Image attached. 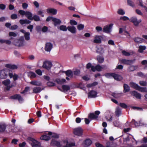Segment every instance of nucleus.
Returning <instances> with one entry per match:
<instances>
[{
	"label": "nucleus",
	"mask_w": 147,
	"mask_h": 147,
	"mask_svg": "<svg viewBox=\"0 0 147 147\" xmlns=\"http://www.w3.org/2000/svg\"><path fill=\"white\" fill-rule=\"evenodd\" d=\"M19 13L21 15H25L27 18L31 20L33 15L32 13L29 11H25L23 10H20L18 11Z\"/></svg>",
	"instance_id": "1"
},
{
	"label": "nucleus",
	"mask_w": 147,
	"mask_h": 147,
	"mask_svg": "<svg viewBox=\"0 0 147 147\" xmlns=\"http://www.w3.org/2000/svg\"><path fill=\"white\" fill-rule=\"evenodd\" d=\"M136 61V59L133 60H128L125 59H122L119 60L120 62L122 64H125L127 65H131L134 63Z\"/></svg>",
	"instance_id": "2"
},
{
	"label": "nucleus",
	"mask_w": 147,
	"mask_h": 147,
	"mask_svg": "<svg viewBox=\"0 0 147 147\" xmlns=\"http://www.w3.org/2000/svg\"><path fill=\"white\" fill-rule=\"evenodd\" d=\"M113 25V24H111L109 25L105 26L102 29L103 32L107 33H110L111 31V29L112 28Z\"/></svg>",
	"instance_id": "3"
},
{
	"label": "nucleus",
	"mask_w": 147,
	"mask_h": 147,
	"mask_svg": "<svg viewBox=\"0 0 147 147\" xmlns=\"http://www.w3.org/2000/svg\"><path fill=\"white\" fill-rule=\"evenodd\" d=\"M74 135L78 136H81L83 133V129L79 127L74 129Z\"/></svg>",
	"instance_id": "4"
},
{
	"label": "nucleus",
	"mask_w": 147,
	"mask_h": 147,
	"mask_svg": "<svg viewBox=\"0 0 147 147\" xmlns=\"http://www.w3.org/2000/svg\"><path fill=\"white\" fill-rule=\"evenodd\" d=\"M52 65V63L51 61H47L43 63L42 67L44 68L49 70L50 69Z\"/></svg>",
	"instance_id": "5"
},
{
	"label": "nucleus",
	"mask_w": 147,
	"mask_h": 147,
	"mask_svg": "<svg viewBox=\"0 0 147 147\" xmlns=\"http://www.w3.org/2000/svg\"><path fill=\"white\" fill-rule=\"evenodd\" d=\"M130 21L132 22L135 26H138L139 24L141 22L142 20L141 19L138 20L136 17H133L130 18Z\"/></svg>",
	"instance_id": "6"
},
{
	"label": "nucleus",
	"mask_w": 147,
	"mask_h": 147,
	"mask_svg": "<svg viewBox=\"0 0 147 147\" xmlns=\"http://www.w3.org/2000/svg\"><path fill=\"white\" fill-rule=\"evenodd\" d=\"M50 145L54 146H57V147H61L62 146L60 142L57 141L56 140L54 139H52L50 143Z\"/></svg>",
	"instance_id": "7"
},
{
	"label": "nucleus",
	"mask_w": 147,
	"mask_h": 147,
	"mask_svg": "<svg viewBox=\"0 0 147 147\" xmlns=\"http://www.w3.org/2000/svg\"><path fill=\"white\" fill-rule=\"evenodd\" d=\"M97 94L96 91L92 90L88 92V98H95L97 96Z\"/></svg>",
	"instance_id": "8"
},
{
	"label": "nucleus",
	"mask_w": 147,
	"mask_h": 147,
	"mask_svg": "<svg viewBox=\"0 0 147 147\" xmlns=\"http://www.w3.org/2000/svg\"><path fill=\"white\" fill-rule=\"evenodd\" d=\"M10 98L12 99H17L19 101L23 100V99L19 94H16L11 96L10 97Z\"/></svg>",
	"instance_id": "9"
},
{
	"label": "nucleus",
	"mask_w": 147,
	"mask_h": 147,
	"mask_svg": "<svg viewBox=\"0 0 147 147\" xmlns=\"http://www.w3.org/2000/svg\"><path fill=\"white\" fill-rule=\"evenodd\" d=\"M103 39V37L101 36L96 35L94 37L93 42L95 43L100 44L101 43V40Z\"/></svg>",
	"instance_id": "10"
},
{
	"label": "nucleus",
	"mask_w": 147,
	"mask_h": 147,
	"mask_svg": "<svg viewBox=\"0 0 147 147\" xmlns=\"http://www.w3.org/2000/svg\"><path fill=\"white\" fill-rule=\"evenodd\" d=\"M24 37H21L16 42L15 45L18 47H22L24 46Z\"/></svg>",
	"instance_id": "11"
},
{
	"label": "nucleus",
	"mask_w": 147,
	"mask_h": 147,
	"mask_svg": "<svg viewBox=\"0 0 147 147\" xmlns=\"http://www.w3.org/2000/svg\"><path fill=\"white\" fill-rule=\"evenodd\" d=\"M53 44L51 42H47L45 45V49L46 51L50 52L53 48Z\"/></svg>",
	"instance_id": "12"
},
{
	"label": "nucleus",
	"mask_w": 147,
	"mask_h": 147,
	"mask_svg": "<svg viewBox=\"0 0 147 147\" xmlns=\"http://www.w3.org/2000/svg\"><path fill=\"white\" fill-rule=\"evenodd\" d=\"M112 77L117 81H121L123 79V78L121 75L116 74L115 73H113Z\"/></svg>",
	"instance_id": "13"
},
{
	"label": "nucleus",
	"mask_w": 147,
	"mask_h": 147,
	"mask_svg": "<svg viewBox=\"0 0 147 147\" xmlns=\"http://www.w3.org/2000/svg\"><path fill=\"white\" fill-rule=\"evenodd\" d=\"M131 94L132 96H135L137 99H140L141 98V94L138 93L136 91H133L131 92Z\"/></svg>",
	"instance_id": "14"
},
{
	"label": "nucleus",
	"mask_w": 147,
	"mask_h": 147,
	"mask_svg": "<svg viewBox=\"0 0 147 147\" xmlns=\"http://www.w3.org/2000/svg\"><path fill=\"white\" fill-rule=\"evenodd\" d=\"M7 127V125L4 123H0V133H2L5 132Z\"/></svg>",
	"instance_id": "15"
},
{
	"label": "nucleus",
	"mask_w": 147,
	"mask_h": 147,
	"mask_svg": "<svg viewBox=\"0 0 147 147\" xmlns=\"http://www.w3.org/2000/svg\"><path fill=\"white\" fill-rule=\"evenodd\" d=\"M10 72V71L8 69H5L4 70H2L1 72V73L4 74L5 73V76H1V77L2 78H3L4 79L6 78L9 75Z\"/></svg>",
	"instance_id": "16"
},
{
	"label": "nucleus",
	"mask_w": 147,
	"mask_h": 147,
	"mask_svg": "<svg viewBox=\"0 0 147 147\" xmlns=\"http://www.w3.org/2000/svg\"><path fill=\"white\" fill-rule=\"evenodd\" d=\"M53 24L55 26H57L58 25H59L61 23V20L58 19L54 18L53 19Z\"/></svg>",
	"instance_id": "17"
},
{
	"label": "nucleus",
	"mask_w": 147,
	"mask_h": 147,
	"mask_svg": "<svg viewBox=\"0 0 147 147\" xmlns=\"http://www.w3.org/2000/svg\"><path fill=\"white\" fill-rule=\"evenodd\" d=\"M67 30L72 34H75L76 32V28L74 26H68Z\"/></svg>",
	"instance_id": "18"
},
{
	"label": "nucleus",
	"mask_w": 147,
	"mask_h": 147,
	"mask_svg": "<svg viewBox=\"0 0 147 147\" xmlns=\"http://www.w3.org/2000/svg\"><path fill=\"white\" fill-rule=\"evenodd\" d=\"M124 93H126L129 92L130 90L129 86L127 84H124L123 85Z\"/></svg>",
	"instance_id": "19"
},
{
	"label": "nucleus",
	"mask_w": 147,
	"mask_h": 147,
	"mask_svg": "<svg viewBox=\"0 0 147 147\" xmlns=\"http://www.w3.org/2000/svg\"><path fill=\"white\" fill-rule=\"evenodd\" d=\"M130 86L134 89L138 90L139 86L137 84L133 82H131L129 83Z\"/></svg>",
	"instance_id": "20"
},
{
	"label": "nucleus",
	"mask_w": 147,
	"mask_h": 147,
	"mask_svg": "<svg viewBox=\"0 0 147 147\" xmlns=\"http://www.w3.org/2000/svg\"><path fill=\"white\" fill-rule=\"evenodd\" d=\"M138 68L137 65H131L128 67L127 70L129 72H130L136 70Z\"/></svg>",
	"instance_id": "21"
},
{
	"label": "nucleus",
	"mask_w": 147,
	"mask_h": 147,
	"mask_svg": "<svg viewBox=\"0 0 147 147\" xmlns=\"http://www.w3.org/2000/svg\"><path fill=\"white\" fill-rule=\"evenodd\" d=\"M47 12L48 13H51L55 15L57 13V10L53 8H48L47 9Z\"/></svg>",
	"instance_id": "22"
},
{
	"label": "nucleus",
	"mask_w": 147,
	"mask_h": 147,
	"mask_svg": "<svg viewBox=\"0 0 147 147\" xmlns=\"http://www.w3.org/2000/svg\"><path fill=\"white\" fill-rule=\"evenodd\" d=\"M43 89V88L41 89V88L39 87H34L33 88V92L36 94L39 93Z\"/></svg>",
	"instance_id": "23"
},
{
	"label": "nucleus",
	"mask_w": 147,
	"mask_h": 147,
	"mask_svg": "<svg viewBox=\"0 0 147 147\" xmlns=\"http://www.w3.org/2000/svg\"><path fill=\"white\" fill-rule=\"evenodd\" d=\"M88 117L89 119H91V120L92 119H97L98 116L95 115L93 113H90L88 115Z\"/></svg>",
	"instance_id": "24"
},
{
	"label": "nucleus",
	"mask_w": 147,
	"mask_h": 147,
	"mask_svg": "<svg viewBox=\"0 0 147 147\" xmlns=\"http://www.w3.org/2000/svg\"><path fill=\"white\" fill-rule=\"evenodd\" d=\"M92 143V141L89 139L86 140L84 142V146L86 147L90 146Z\"/></svg>",
	"instance_id": "25"
},
{
	"label": "nucleus",
	"mask_w": 147,
	"mask_h": 147,
	"mask_svg": "<svg viewBox=\"0 0 147 147\" xmlns=\"http://www.w3.org/2000/svg\"><path fill=\"white\" fill-rule=\"evenodd\" d=\"M5 67L7 68H9L11 69H17L18 67L15 65H12L9 64H6Z\"/></svg>",
	"instance_id": "26"
},
{
	"label": "nucleus",
	"mask_w": 147,
	"mask_h": 147,
	"mask_svg": "<svg viewBox=\"0 0 147 147\" xmlns=\"http://www.w3.org/2000/svg\"><path fill=\"white\" fill-rule=\"evenodd\" d=\"M55 81L58 84H62L65 82L66 80L65 79L63 78L61 79H60L59 78H57L55 79Z\"/></svg>",
	"instance_id": "27"
},
{
	"label": "nucleus",
	"mask_w": 147,
	"mask_h": 147,
	"mask_svg": "<svg viewBox=\"0 0 147 147\" xmlns=\"http://www.w3.org/2000/svg\"><path fill=\"white\" fill-rule=\"evenodd\" d=\"M30 84L32 85L36 86H41L42 84V83L40 81H32L30 82Z\"/></svg>",
	"instance_id": "28"
},
{
	"label": "nucleus",
	"mask_w": 147,
	"mask_h": 147,
	"mask_svg": "<svg viewBox=\"0 0 147 147\" xmlns=\"http://www.w3.org/2000/svg\"><path fill=\"white\" fill-rule=\"evenodd\" d=\"M65 73L67 76L68 77H72L73 76L72 71L70 70H68L65 71Z\"/></svg>",
	"instance_id": "29"
},
{
	"label": "nucleus",
	"mask_w": 147,
	"mask_h": 147,
	"mask_svg": "<svg viewBox=\"0 0 147 147\" xmlns=\"http://www.w3.org/2000/svg\"><path fill=\"white\" fill-rule=\"evenodd\" d=\"M57 28L58 29H59L63 31H67V27L65 25H62L58 27Z\"/></svg>",
	"instance_id": "30"
},
{
	"label": "nucleus",
	"mask_w": 147,
	"mask_h": 147,
	"mask_svg": "<svg viewBox=\"0 0 147 147\" xmlns=\"http://www.w3.org/2000/svg\"><path fill=\"white\" fill-rule=\"evenodd\" d=\"M34 20L35 21L38 22L40 21V19L39 16L36 15H34L32 18L31 20Z\"/></svg>",
	"instance_id": "31"
},
{
	"label": "nucleus",
	"mask_w": 147,
	"mask_h": 147,
	"mask_svg": "<svg viewBox=\"0 0 147 147\" xmlns=\"http://www.w3.org/2000/svg\"><path fill=\"white\" fill-rule=\"evenodd\" d=\"M62 88L63 90V92L65 91H67L69 90L70 89V87L68 86L67 85H63L62 86Z\"/></svg>",
	"instance_id": "32"
},
{
	"label": "nucleus",
	"mask_w": 147,
	"mask_h": 147,
	"mask_svg": "<svg viewBox=\"0 0 147 147\" xmlns=\"http://www.w3.org/2000/svg\"><path fill=\"white\" fill-rule=\"evenodd\" d=\"M121 113V111L119 107H118L117 108L115 111V114L116 116L118 117L120 115Z\"/></svg>",
	"instance_id": "33"
},
{
	"label": "nucleus",
	"mask_w": 147,
	"mask_h": 147,
	"mask_svg": "<svg viewBox=\"0 0 147 147\" xmlns=\"http://www.w3.org/2000/svg\"><path fill=\"white\" fill-rule=\"evenodd\" d=\"M40 139L46 141H48L50 140L51 138L50 136L47 135H43L41 137Z\"/></svg>",
	"instance_id": "34"
},
{
	"label": "nucleus",
	"mask_w": 147,
	"mask_h": 147,
	"mask_svg": "<svg viewBox=\"0 0 147 147\" xmlns=\"http://www.w3.org/2000/svg\"><path fill=\"white\" fill-rule=\"evenodd\" d=\"M138 52L140 53L143 52L144 50L146 49V47L145 46H140L139 47Z\"/></svg>",
	"instance_id": "35"
},
{
	"label": "nucleus",
	"mask_w": 147,
	"mask_h": 147,
	"mask_svg": "<svg viewBox=\"0 0 147 147\" xmlns=\"http://www.w3.org/2000/svg\"><path fill=\"white\" fill-rule=\"evenodd\" d=\"M30 33L29 32H26L24 35L25 39L26 40H28L30 39Z\"/></svg>",
	"instance_id": "36"
},
{
	"label": "nucleus",
	"mask_w": 147,
	"mask_h": 147,
	"mask_svg": "<svg viewBox=\"0 0 147 147\" xmlns=\"http://www.w3.org/2000/svg\"><path fill=\"white\" fill-rule=\"evenodd\" d=\"M138 90L142 92H147V88L146 87H141L139 86Z\"/></svg>",
	"instance_id": "37"
},
{
	"label": "nucleus",
	"mask_w": 147,
	"mask_h": 147,
	"mask_svg": "<svg viewBox=\"0 0 147 147\" xmlns=\"http://www.w3.org/2000/svg\"><path fill=\"white\" fill-rule=\"evenodd\" d=\"M98 84V82H95L91 84H87L86 85V86L88 88H91L93 86H95Z\"/></svg>",
	"instance_id": "38"
},
{
	"label": "nucleus",
	"mask_w": 147,
	"mask_h": 147,
	"mask_svg": "<svg viewBox=\"0 0 147 147\" xmlns=\"http://www.w3.org/2000/svg\"><path fill=\"white\" fill-rule=\"evenodd\" d=\"M97 59L98 62L100 63H103L104 61V58L102 56H98L97 57Z\"/></svg>",
	"instance_id": "39"
},
{
	"label": "nucleus",
	"mask_w": 147,
	"mask_h": 147,
	"mask_svg": "<svg viewBox=\"0 0 147 147\" xmlns=\"http://www.w3.org/2000/svg\"><path fill=\"white\" fill-rule=\"evenodd\" d=\"M10 81L9 79H7L2 82V84L5 86L9 85L10 83Z\"/></svg>",
	"instance_id": "40"
},
{
	"label": "nucleus",
	"mask_w": 147,
	"mask_h": 147,
	"mask_svg": "<svg viewBox=\"0 0 147 147\" xmlns=\"http://www.w3.org/2000/svg\"><path fill=\"white\" fill-rule=\"evenodd\" d=\"M36 142H33L32 143V147H39L40 146V143L36 141Z\"/></svg>",
	"instance_id": "41"
},
{
	"label": "nucleus",
	"mask_w": 147,
	"mask_h": 147,
	"mask_svg": "<svg viewBox=\"0 0 147 147\" xmlns=\"http://www.w3.org/2000/svg\"><path fill=\"white\" fill-rule=\"evenodd\" d=\"M127 4L132 7L135 6L134 2L131 0H127Z\"/></svg>",
	"instance_id": "42"
},
{
	"label": "nucleus",
	"mask_w": 147,
	"mask_h": 147,
	"mask_svg": "<svg viewBox=\"0 0 147 147\" xmlns=\"http://www.w3.org/2000/svg\"><path fill=\"white\" fill-rule=\"evenodd\" d=\"M63 144H66V145L64 147H71V145L69 144L67 140H63Z\"/></svg>",
	"instance_id": "43"
},
{
	"label": "nucleus",
	"mask_w": 147,
	"mask_h": 147,
	"mask_svg": "<svg viewBox=\"0 0 147 147\" xmlns=\"http://www.w3.org/2000/svg\"><path fill=\"white\" fill-rule=\"evenodd\" d=\"M133 39L135 42L137 43H141L142 42V39L139 37L135 38Z\"/></svg>",
	"instance_id": "44"
},
{
	"label": "nucleus",
	"mask_w": 147,
	"mask_h": 147,
	"mask_svg": "<svg viewBox=\"0 0 147 147\" xmlns=\"http://www.w3.org/2000/svg\"><path fill=\"white\" fill-rule=\"evenodd\" d=\"M69 23L71 26H74L76 25L77 24V22L74 20H71L69 21Z\"/></svg>",
	"instance_id": "45"
},
{
	"label": "nucleus",
	"mask_w": 147,
	"mask_h": 147,
	"mask_svg": "<svg viewBox=\"0 0 147 147\" xmlns=\"http://www.w3.org/2000/svg\"><path fill=\"white\" fill-rule=\"evenodd\" d=\"M77 28L79 30H81L84 28V24H80L77 26Z\"/></svg>",
	"instance_id": "46"
},
{
	"label": "nucleus",
	"mask_w": 147,
	"mask_h": 147,
	"mask_svg": "<svg viewBox=\"0 0 147 147\" xmlns=\"http://www.w3.org/2000/svg\"><path fill=\"white\" fill-rule=\"evenodd\" d=\"M47 85L49 87L53 86L55 85V84L52 82L49 81L47 83Z\"/></svg>",
	"instance_id": "47"
},
{
	"label": "nucleus",
	"mask_w": 147,
	"mask_h": 147,
	"mask_svg": "<svg viewBox=\"0 0 147 147\" xmlns=\"http://www.w3.org/2000/svg\"><path fill=\"white\" fill-rule=\"evenodd\" d=\"M29 75L31 78H34L36 77V74L34 73L31 71L29 72Z\"/></svg>",
	"instance_id": "48"
},
{
	"label": "nucleus",
	"mask_w": 147,
	"mask_h": 147,
	"mask_svg": "<svg viewBox=\"0 0 147 147\" xmlns=\"http://www.w3.org/2000/svg\"><path fill=\"white\" fill-rule=\"evenodd\" d=\"M117 13L119 15H123L125 14V12L123 9H119L117 11Z\"/></svg>",
	"instance_id": "49"
},
{
	"label": "nucleus",
	"mask_w": 147,
	"mask_h": 147,
	"mask_svg": "<svg viewBox=\"0 0 147 147\" xmlns=\"http://www.w3.org/2000/svg\"><path fill=\"white\" fill-rule=\"evenodd\" d=\"M30 90V87H26L24 90L21 92V93L24 94L25 93L28 92Z\"/></svg>",
	"instance_id": "50"
},
{
	"label": "nucleus",
	"mask_w": 147,
	"mask_h": 147,
	"mask_svg": "<svg viewBox=\"0 0 147 147\" xmlns=\"http://www.w3.org/2000/svg\"><path fill=\"white\" fill-rule=\"evenodd\" d=\"M43 10H40L37 12V14L38 15H40L42 17H44V12L43 11Z\"/></svg>",
	"instance_id": "51"
},
{
	"label": "nucleus",
	"mask_w": 147,
	"mask_h": 147,
	"mask_svg": "<svg viewBox=\"0 0 147 147\" xmlns=\"http://www.w3.org/2000/svg\"><path fill=\"white\" fill-rule=\"evenodd\" d=\"M9 35L10 36L16 37L17 36V34L14 32H9Z\"/></svg>",
	"instance_id": "52"
},
{
	"label": "nucleus",
	"mask_w": 147,
	"mask_h": 147,
	"mask_svg": "<svg viewBox=\"0 0 147 147\" xmlns=\"http://www.w3.org/2000/svg\"><path fill=\"white\" fill-rule=\"evenodd\" d=\"M119 105L122 108L124 109H126L127 107V105L124 103H120Z\"/></svg>",
	"instance_id": "53"
},
{
	"label": "nucleus",
	"mask_w": 147,
	"mask_h": 147,
	"mask_svg": "<svg viewBox=\"0 0 147 147\" xmlns=\"http://www.w3.org/2000/svg\"><path fill=\"white\" fill-rule=\"evenodd\" d=\"M122 53L123 55L125 56H129L130 55V53L129 52H127L125 50L122 51Z\"/></svg>",
	"instance_id": "54"
},
{
	"label": "nucleus",
	"mask_w": 147,
	"mask_h": 147,
	"mask_svg": "<svg viewBox=\"0 0 147 147\" xmlns=\"http://www.w3.org/2000/svg\"><path fill=\"white\" fill-rule=\"evenodd\" d=\"M17 18V15L16 14H13L11 16V18L12 20L16 19Z\"/></svg>",
	"instance_id": "55"
},
{
	"label": "nucleus",
	"mask_w": 147,
	"mask_h": 147,
	"mask_svg": "<svg viewBox=\"0 0 147 147\" xmlns=\"http://www.w3.org/2000/svg\"><path fill=\"white\" fill-rule=\"evenodd\" d=\"M48 30V28L46 26H44L42 28V31L43 32H46Z\"/></svg>",
	"instance_id": "56"
},
{
	"label": "nucleus",
	"mask_w": 147,
	"mask_h": 147,
	"mask_svg": "<svg viewBox=\"0 0 147 147\" xmlns=\"http://www.w3.org/2000/svg\"><path fill=\"white\" fill-rule=\"evenodd\" d=\"M42 28L40 26H37L36 27V30L38 32H40L42 31Z\"/></svg>",
	"instance_id": "57"
},
{
	"label": "nucleus",
	"mask_w": 147,
	"mask_h": 147,
	"mask_svg": "<svg viewBox=\"0 0 147 147\" xmlns=\"http://www.w3.org/2000/svg\"><path fill=\"white\" fill-rule=\"evenodd\" d=\"M33 28V25H29L27 27V28L30 30V32H32Z\"/></svg>",
	"instance_id": "58"
},
{
	"label": "nucleus",
	"mask_w": 147,
	"mask_h": 147,
	"mask_svg": "<svg viewBox=\"0 0 147 147\" xmlns=\"http://www.w3.org/2000/svg\"><path fill=\"white\" fill-rule=\"evenodd\" d=\"M96 70L98 71H100L101 70L102 67L100 65L96 66Z\"/></svg>",
	"instance_id": "59"
},
{
	"label": "nucleus",
	"mask_w": 147,
	"mask_h": 147,
	"mask_svg": "<svg viewBox=\"0 0 147 147\" xmlns=\"http://www.w3.org/2000/svg\"><path fill=\"white\" fill-rule=\"evenodd\" d=\"M113 74V73H106L105 74V76L106 77L109 78H110L111 76L112 77Z\"/></svg>",
	"instance_id": "60"
},
{
	"label": "nucleus",
	"mask_w": 147,
	"mask_h": 147,
	"mask_svg": "<svg viewBox=\"0 0 147 147\" xmlns=\"http://www.w3.org/2000/svg\"><path fill=\"white\" fill-rule=\"evenodd\" d=\"M52 137L55 138H58L59 137V135L56 133H53L52 134Z\"/></svg>",
	"instance_id": "61"
},
{
	"label": "nucleus",
	"mask_w": 147,
	"mask_h": 147,
	"mask_svg": "<svg viewBox=\"0 0 147 147\" xmlns=\"http://www.w3.org/2000/svg\"><path fill=\"white\" fill-rule=\"evenodd\" d=\"M113 143L110 142H108L106 143V146L107 147H113Z\"/></svg>",
	"instance_id": "62"
},
{
	"label": "nucleus",
	"mask_w": 147,
	"mask_h": 147,
	"mask_svg": "<svg viewBox=\"0 0 147 147\" xmlns=\"http://www.w3.org/2000/svg\"><path fill=\"white\" fill-rule=\"evenodd\" d=\"M27 140L29 141L32 142V143H33V142H36V140H35L34 139L30 137H28Z\"/></svg>",
	"instance_id": "63"
},
{
	"label": "nucleus",
	"mask_w": 147,
	"mask_h": 147,
	"mask_svg": "<svg viewBox=\"0 0 147 147\" xmlns=\"http://www.w3.org/2000/svg\"><path fill=\"white\" fill-rule=\"evenodd\" d=\"M136 13L138 15L143 16V13L141 12V11L138 9H136Z\"/></svg>",
	"instance_id": "64"
}]
</instances>
